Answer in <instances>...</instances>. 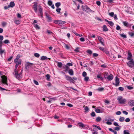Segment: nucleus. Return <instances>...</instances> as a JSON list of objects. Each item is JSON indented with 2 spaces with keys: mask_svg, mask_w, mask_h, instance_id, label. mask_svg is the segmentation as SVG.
<instances>
[{
  "mask_svg": "<svg viewBox=\"0 0 134 134\" xmlns=\"http://www.w3.org/2000/svg\"><path fill=\"white\" fill-rule=\"evenodd\" d=\"M63 67L64 68V69H65V71H67L69 69V67L67 65H65L64 66H63Z\"/></svg>",
  "mask_w": 134,
  "mask_h": 134,
  "instance_id": "c756f323",
  "label": "nucleus"
},
{
  "mask_svg": "<svg viewBox=\"0 0 134 134\" xmlns=\"http://www.w3.org/2000/svg\"><path fill=\"white\" fill-rule=\"evenodd\" d=\"M127 59L128 60H131L132 57V55L130 52H127Z\"/></svg>",
  "mask_w": 134,
  "mask_h": 134,
  "instance_id": "1a4fd4ad",
  "label": "nucleus"
},
{
  "mask_svg": "<svg viewBox=\"0 0 134 134\" xmlns=\"http://www.w3.org/2000/svg\"><path fill=\"white\" fill-rule=\"evenodd\" d=\"M116 114L117 115H120L121 114V112L120 111H118L116 112Z\"/></svg>",
  "mask_w": 134,
  "mask_h": 134,
  "instance_id": "0e129e2a",
  "label": "nucleus"
},
{
  "mask_svg": "<svg viewBox=\"0 0 134 134\" xmlns=\"http://www.w3.org/2000/svg\"><path fill=\"white\" fill-rule=\"evenodd\" d=\"M34 27L35 28L36 30H38L40 29V27L37 24H34Z\"/></svg>",
  "mask_w": 134,
  "mask_h": 134,
  "instance_id": "412c9836",
  "label": "nucleus"
},
{
  "mask_svg": "<svg viewBox=\"0 0 134 134\" xmlns=\"http://www.w3.org/2000/svg\"><path fill=\"white\" fill-rule=\"evenodd\" d=\"M105 21L107 22L111 26H112L113 25L114 23L112 21H110L107 19H105Z\"/></svg>",
  "mask_w": 134,
  "mask_h": 134,
  "instance_id": "6ab92c4d",
  "label": "nucleus"
},
{
  "mask_svg": "<svg viewBox=\"0 0 134 134\" xmlns=\"http://www.w3.org/2000/svg\"><path fill=\"white\" fill-rule=\"evenodd\" d=\"M34 55L37 58H38L40 56V55L38 53H35L34 54Z\"/></svg>",
  "mask_w": 134,
  "mask_h": 134,
  "instance_id": "c9c22d12",
  "label": "nucleus"
},
{
  "mask_svg": "<svg viewBox=\"0 0 134 134\" xmlns=\"http://www.w3.org/2000/svg\"><path fill=\"white\" fill-rule=\"evenodd\" d=\"M34 5L33 7L35 12L37 13L38 15H41V16H42V10L41 6H39L38 7V10H37V3L36 2L34 3Z\"/></svg>",
  "mask_w": 134,
  "mask_h": 134,
  "instance_id": "f257e3e1",
  "label": "nucleus"
},
{
  "mask_svg": "<svg viewBox=\"0 0 134 134\" xmlns=\"http://www.w3.org/2000/svg\"><path fill=\"white\" fill-rule=\"evenodd\" d=\"M96 4L98 5H100V2L99 1H97L96 2Z\"/></svg>",
  "mask_w": 134,
  "mask_h": 134,
  "instance_id": "774afa93",
  "label": "nucleus"
},
{
  "mask_svg": "<svg viewBox=\"0 0 134 134\" xmlns=\"http://www.w3.org/2000/svg\"><path fill=\"white\" fill-rule=\"evenodd\" d=\"M87 52L90 54H91L92 53V52L90 50H88L87 51Z\"/></svg>",
  "mask_w": 134,
  "mask_h": 134,
  "instance_id": "bf43d9fd",
  "label": "nucleus"
},
{
  "mask_svg": "<svg viewBox=\"0 0 134 134\" xmlns=\"http://www.w3.org/2000/svg\"><path fill=\"white\" fill-rule=\"evenodd\" d=\"M127 88L129 90L132 89L133 88V87L129 86H127Z\"/></svg>",
  "mask_w": 134,
  "mask_h": 134,
  "instance_id": "4d7b16f0",
  "label": "nucleus"
},
{
  "mask_svg": "<svg viewBox=\"0 0 134 134\" xmlns=\"http://www.w3.org/2000/svg\"><path fill=\"white\" fill-rule=\"evenodd\" d=\"M98 38L100 42L102 45L103 46H104V41L103 38L99 36L98 37Z\"/></svg>",
  "mask_w": 134,
  "mask_h": 134,
  "instance_id": "9b49d317",
  "label": "nucleus"
},
{
  "mask_svg": "<svg viewBox=\"0 0 134 134\" xmlns=\"http://www.w3.org/2000/svg\"><path fill=\"white\" fill-rule=\"evenodd\" d=\"M49 98L51 99V101H52L53 100H55L57 99V98L56 97H55L54 98Z\"/></svg>",
  "mask_w": 134,
  "mask_h": 134,
  "instance_id": "5fc2aeb1",
  "label": "nucleus"
},
{
  "mask_svg": "<svg viewBox=\"0 0 134 134\" xmlns=\"http://www.w3.org/2000/svg\"><path fill=\"white\" fill-rule=\"evenodd\" d=\"M21 59H19V60L18 61V62H17L16 63H15L16 64H18V65H19L21 64Z\"/></svg>",
  "mask_w": 134,
  "mask_h": 134,
  "instance_id": "e433bc0d",
  "label": "nucleus"
},
{
  "mask_svg": "<svg viewBox=\"0 0 134 134\" xmlns=\"http://www.w3.org/2000/svg\"><path fill=\"white\" fill-rule=\"evenodd\" d=\"M130 60L127 63V64L129 67L132 68L134 66V61L133 59Z\"/></svg>",
  "mask_w": 134,
  "mask_h": 134,
  "instance_id": "423d86ee",
  "label": "nucleus"
},
{
  "mask_svg": "<svg viewBox=\"0 0 134 134\" xmlns=\"http://www.w3.org/2000/svg\"><path fill=\"white\" fill-rule=\"evenodd\" d=\"M77 125L80 128H84L85 126L84 124H83L82 123L80 122H79L78 123Z\"/></svg>",
  "mask_w": 134,
  "mask_h": 134,
  "instance_id": "ddd939ff",
  "label": "nucleus"
},
{
  "mask_svg": "<svg viewBox=\"0 0 134 134\" xmlns=\"http://www.w3.org/2000/svg\"><path fill=\"white\" fill-rule=\"evenodd\" d=\"M15 4L14 2H11L10 3L9 5V7H13L15 5Z\"/></svg>",
  "mask_w": 134,
  "mask_h": 134,
  "instance_id": "aec40b11",
  "label": "nucleus"
},
{
  "mask_svg": "<svg viewBox=\"0 0 134 134\" xmlns=\"http://www.w3.org/2000/svg\"><path fill=\"white\" fill-rule=\"evenodd\" d=\"M125 121L126 122H128L130 121V119L129 118H127L126 119Z\"/></svg>",
  "mask_w": 134,
  "mask_h": 134,
  "instance_id": "680f3d73",
  "label": "nucleus"
},
{
  "mask_svg": "<svg viewBox=\"0 0 134 134\" xmlns=\"http://www.w3.org/2000/svg\"><path fill=\"white\" fill-rule=\"evenodd\" d=\"M3 43L5 44L9 43L10 42L8 40H6L3 42Z\"/></svg>",
  "mask_w": 134,
  "mask_h": 134,
  "instance_id": "72a5a7b5",
  "label": "nucleus"
},
{
  "mask_svg": "<svg viewBox=\"0 0 134 134\" xmlns=\"http://www.w3.org/2000/svg\"><path fill=\"white\" fill-rule=\"evenodd\" d=\"M115 81V83L113 84L114 85L116 86H119L120 82L119 78L117 77H116Z\"/></svg>",
  "mask_w": 134,
  "mask_h": 134,
  "instance_id": "f8f14e48",
  "label": "nucleus"
},
{
  "mask_svg": "<svg viewBox=\"0 0 134 134\" xmlns=\"http://www.w3.org/2000/svg\"><path fill=\"white\" fill-rule=\"evenodd\" d=\"M46 79L47 80H49L50 78V76L49 74H47L46 76Z\"/></svg>",
  "mask_w": 134,
  "mask_h": 134,
  "instance_id": "49530a36",
  "label": "nucleus"
},
{
  "mask_svg": "<svg viewBox=\"0 0 134 134\" xmlns=\"http://www.w3.org/2000/svg\"><path fill=\"white\" fill-rule=\"evenodd\" d=\"M119 89L120 91H123L124 90V88L123 87H119Z\"/></svg>",
  "mask_w": 134,
  "mask_h": 134,
  "instance_id": "338daca9",
  "label": "nucleus"
},
{
  "mask_svg": "<svg viewBox=\"0 0 134 134\" xmlns=\"http://www.w3.org/2000/svg\"><path fill=\"white\" fill-rule=\"evenodd\" d=\"M114 18L115 20H117L118 19L117 15L116 14H115L114 15L113 17Z\"/></svg>",
  "mask_w": 134,
  "mask_h": 134,
  "instance_id": "69168bd1",
  "label": "nucleus"
},
{
  "mask_svg": "<svg viewBox=\"0 0 134 134\" xmlns=\"http://www.w3.org/2000/svg\"><path fill=\"white\" fill-rule=\"evenodd\" d=\"M54 23L56 24L60 25L64 24L66 23V22L61 20H55L54 21Z\"/></svg>",
  "mask_w": 134,
  "mask_h": 134,
  "instance_id": "20e7f679",
  "label": "nucleus"
},
{
  "mask_svg": "<svg viewBox=\"0 0 134 134\" xmlns=\"http://www.w3.org/2000/svg\"><path fill=\"white\" fill-rule=\"evenodd\" d=\"M104 77L107 79L108 78V74L107 72H105L104 73Z\"/></svg>",
  "mask_w": 134,
  "mask_h": 134,
  "instance_id": "7c9ffc66",
  "label": "nucleus"
},
{
  "mask_svg": "<svg viewBox=\"0 0 134 134\" xmlns=\"http://www.w3.org/2000/svg\"><path fill=\"white\" fill-rule=\"evenodd\" d=\"M68 73L70 75H74V71L72 69H70L68 71Z\"/></svg>",
  "mask_w": 134,
  "mask_h": 134,
  "instance_id": "f3484780",
  "label": "nucleus"
},
{
  "mask_svg": "<svg viewBox=\"0 0 134 134\" xmlns=\"http://www.w3.org/2000/svg\"><path fill=\"white\" fill-rule=\"evenodd\" d=\"M46 17L47 18L48 21H51L52 20V18L50 16L47 14H46Z\"/></svg>",
  "mask_w": 134,
  "mask_h": 134,
  "instance_id": "a211bd4d",
  "label": "nucleus"
},
{
  "mask_svg": "<svg viewBox=\"0 0 134 134\" xmlns=\"http://www.w3.org/2000/svg\"><path fill=\"white\" fill-rule=\"evenodd\" d=\"M61 5L60 3V2H57L55 4V6L57 7H58Z\"/></svg>",
  "mask_w": 134,
  "mask_h": 134,
  "instance_id": "79ce46f5",
  "label": "nucleus"
},
{
  "mask_svg": "<svg viewBox=\"0 0 134 134\" xmlns=\"http://www.w3.org/2000/svg\"><path fill=\"white\" fill-rule=\"evenodd\" d=\"M84 80L85 81H87L89 79V78L88 77H85Z\"/></svg>",
  "mask_w": 134,
  "mask_h": 134,
  "instance_id": "6e6d98bb",
  "label": "nucleus"
},
{
  "mask_svg": "<svg viewBox=\"0 0 134 134\" xmlns=\"http://www.w3.org/2000/svg\"><path fill=\"white\" fill-rule=\"evenodd\" d=\"M48 59L47 57L46 56H42L41 58V59L42 60H44Z\"/></svg>",
  "mask_w": 134,
  "mask_h": 134,
  "instance_id": "5701e85b",
  "label": "nucleus"
},
{
  "mask_svg": "<svg viewBox=\"0 0 134 134\" xmlns=\"http://www.w3.org/2000/svg\"><path fill=\"white\" fill-rule=\"evenodd\" d=\"M95 111L96 112L98 113H101L100 111V110L98 108H95Z\"/></svg>",
  "mask_w": 134,
  "mask_h": 134,
  "instance_id": "cd10ccee",
  "label": "nucleus"
},
{
  "mask_svg": "<svg viewBox=\"0 0 134 134\" xmlns=\"http://www.w3.org/2000/svg\"><path fill=\"white\" fill-rule=\"evenodd\" d=\"M103 30L104 31H107L108 30V29L106 25H104L103 26Z\"/></svg>",
  "mask_w": 134,
  "mask_h": 134,
  "instance_id": "4be33fe9",
  "label": "nucleus"
},
{
  "mask_svg": "<svg viewBox=\"0 0 134 134\" xmlns=\"http://www.w3.org/2000/svg\"><path fill=\"white\" fill-rule=\"evenodd\" d=\"M58 66L59 68H61L62 66V64L60 62H58L57 63Z\"/></svg>",
  "mask_w": 134,
  "mask_h": 134,
  "instance_id": "c85d7f7f",
  "label": "nucleus"
},
{
  "mask_svg": "<svg viewBox=\"0 0 134 134\" xmlns=\"http://www.w3.org/2000/svg\"><path fill=\"white\" fill-rule=\"evenodd\" d=\"M14 74L16 78L19 79L20 77V74L18 73V70L16 69L15 70L14 73Z\"/></svg>",
  "mask_w": 134,
  "mask_h": 134,
  "instance_id": "6e6552de",
  "label": "nucleus"
},
{
  "mask_svg": "<svg viewBox=\"0 0 134 134\" xmlns=\"http://www.w3.org/2000/svg\"><path fill=\"white\" fill-rule=\"evenodd\" d=\"M97 130L95 128H93V131H94V132H92V134H98V132H96L95 131H96Z\"/></svg>",
  "mask_w": 134,
  "mask_h": 134,
  "instance_id": "09e8293b",
  "label": "nucleus"
},
{
  "mask_svg": "<svg viewBox=\"0 0 134 134\" xmlns=\"http://www.w3.org/2000/svg\"><path fill=\"white\" fill-rule=\"evenodd\" d=\"M124 119H125V118L124 117H123L121 116V117H120L119 119V120L120 122H122L123 121H124Z\"/></svg>",
  "mask_w": 134,
  "mask_h": 134,
  "instance_id": "bb28decb",
  "label": "nucleus"
},
{
  "mask_svg": "<svg viewBox=\"0 0 134 134\" xmlns=\"http://www.w3.org/2000/svg\"><path fill=\"white\" fill-rule=\"evenodd\" d=\"M14 22L16 24L19 25L20 23L21 20L19 19H15Z\"/></svg>",
  "mask_w": 134,
  "mask_h": 134,
  "instance_id": "dca6fc26",
  "label": "nucleus"
},
{
  "mask_svg": "<svg viewBox=\"0 0 134 134\" xmlns=\"http://www.w3.org/2000/svg\"><path fill=\"white\" fill-rule=\"evenodd\" d=\"M1 81L0 82V85L3 86H4L7 88L9 86L7 82V78L5 75H2L1 77Z\"/></svg>",
  "mask_w": 134,
  "mask_h": 134,
  "instance_id": "f03ea898",
  "label": "nucleus"
},
{
  "mask_svg": "<svg viewBox=\"0 0 134 134\" xmlns=\"http://www.w3.org/2000/svg\"><path fill=\"white\" fill-rule=\"evenodd\" d=\"M122 23H123V24L125 26L128 27V23L126 21H123Z\"/></svg>",
  "mask_w": 134,
  "mask_h": 134,
  "instance_id": "a878e982",
  "label": "nucleus"
},
{
  "mask_svg": "<svg viewBox=\"0 0 134 134\" xmlns=\"http://www.w3.org/2000/svg\"><path fill=\"white\" fill-rule=\"evenodd\" d=\"M109 120H108L106 122V123L108 125H111L112 124L111 122L109 121Z\"/></svg>",
  "mask_w": 134,
  "mask_h": 134,
  "instance_id": "864d4df0",
  "label": "nucleus"
},
{
  "mask_svg": "<svg viewBox=\"0 0 134 134\" xmlns=\"http://www.w3.org/2000/svg\"><path fill=\"white\" fill-rule=\"evenodd\" d=\"M93 127H96L97 128V129H98V130H101V128L99 126H98L97 125H93Z\"/></svg>",
  "mask_w": 134,
  "mask_h": 134,
  "instance_id": "4c0bfd02",
  "label": "nucleus"
},
{
  "mask_svg": "<svg viewBox=\"0 0 134 134\" xmlns=\"http://www.w3.org/2000/svg\"><path fill=\"white\" fill-rule=\"evenodd\" d=\"M65 78L67 80L71 82L74 83V81L71 77L66 75H65Z\"/></svg>",
  "mask_w": 134,
  "mask_h": 134,
  "instance_id": "0eeeda50",
  "label": "nucleus"
},
{
  "mask_svg": "<svg viewBox=\"0 0 134 134\" xmlns=\"http://www.w3.org/2000/svg\"><path fill=\"white\" fill-rule=\"evenodd\" d=\"M103 52H104L107 55H109V52L107 49H104Z\"/></svg>",
  "mask_w": 134,
  "mask_h": 134,
  "instance_id": "b1692460",
  "label": "nucleus"
},
{
  "mask_svg": "<svg viewBox=\"0 0 134 134\" xmlns=\"http://www.w3.org/2000/svg\"><path fill=\"white\" fill-rule=\"evenodd\" d=\"M82 75L84 77H86L87 75V73L86 72L83 71L82 74Z\"/></svg>",
  "mask_w": 134,
  "mask_h": 134,
  "instance_id": "603ef678",
  "label": "nucleus"
},
{
  "mask_svg": "<svg viewBox=\"0 0 134 134\" xmlns=\"http://www.w3.org/2000/svg\"><path fill=\"white\" fill-rule=\"evenodd\" d=\"M85 110V112H87L89 110V108L88 107L86 106L85 107V108H84Z\"/></svg>",
  "mask_w": 134,
  "mask_h": 134,
  "instance_id": "f704fd0d",
  "label": "nucleus"
},
{
  "mask_svg": "<svg viewBox=\"0 0 134 134\" xmlns=\"http://www.w3.org/2000/svg\"><path fill=\"white\" fill-rule=\"evenodd\" d=\"M101 120V118L100 117H97L96 119V121L97 122H99Z\"/></svg>",
  "mask_w": 134,
  "mask_h": 134,
  "instance_id": "473e14b6",
  "label": "nucleus"
},
{
  "mask_svg": "<svg viewBox=\"0 0 134 134\" xmlns=\"http://www.w3.org/2000/svg\"><path fill=\"white\" fill-rule=\"evenodd\" d=\"M61 9V8H60L57 7L56 9V11L58 13H60Z\"/></svg>",
  "mask_w": 134,
  "mask_h": 134,
  "instance_id": "ea45409f",
  "label": "nucleus"
},
{
  "mask_svg": "<svg viewBox=\"0 0 134 134\" xmlns=\"http://www.w3.org/2000/svg\"><path fill=\"white\" fill-rule=\"evenodd\" d=\"M7 24V23L5 22H3L2 23V25L3 27L5 26Z\"/></svg>",
  "mask_w": 134,
  "mask_h": 134,
  "instance_id": "8fccbe9b",
  "label": "nucleus"
},
{
  "mask_svg": "<svg viewBox=\"0 0 134 134\" xmlns=\"http://www.w3.org/2000/svg\"><path fill=\"white\" fill-rule=\"evenodd\" d=\"M91 115L92 116L94 117L95 116L96 114L95 113L93 112H92V113H91Z\"/></svg>",
  "mask_w": 134,
  "mask_h": 134,
  "instance_id": "052dcab7",
  "label": "nucleus"
},
{
  "mask_svg": "<svg viewBox=\"0 0 134 134\" xmlns=\"http://www.w3.org/2000/svg\"><path fill=\"white\" fill-rule=\"evenodd\" d=\"M104 89V88L103 87H99L97 90L99 91H103Z\"/></svg>",
  "mask_w": 134,
  "mask_h": 134,
  "instance_id": "a19ab883",
  "label": "nucleus"
},
{
  "mask_svg": "<svg viewBox=\"0 0 134 134\" xmlns=\"http://www.w3.org/2000/svg\"><path fill=\"white\" fill-rule=\"evenodd\" d=\"M114 13L113 12H111L109 13V15L112 17H114Z\"/></svg>",
  "mask_w": 134,
  "mask_h": 134,
  "instance_id": "a18cd8bd",
  "label": "nucleus"
},
{
  "mask_svg": "<svg viewBox=\"0 0 134 134\" xmlns=\"http://www.w3.org/2000/svg\"><path fill=\"white\" fill-rule=\"evenodd\" d=\"M33 65V64L29 63L28 62H27L25 64V67L26 68H29L30 67H31V66Z\"/></svg>",
  "mask_w": 134,
  "mask_h": 134,
  "instance_id": "9d476101",
  "label": "nucleus"
},
{
  "mask_svg": "<svg viewBox=\"0 0 134 134\" xmlns=\"http://www.w3.org/2000/svg\"><path fill=\"white\" fill-rule=\"evenodd\" d=\"M74 33L76 35L79 36V37H81L82 36V35L79 34L77 33L75 31H74Z\"/></svg>",
  "mask_w": 134,
  "mask_h": 134,
  "instance_id": "de8ad7c7",
  "label": "nucleus"
},
{
  "mask_svg": "<svg viewBox=\"0 0 134 134\" xmlns=\"http://www.w3.org/2000/svg\"><path fill=\"white\" fill-rule=\"evenodd\" d=\"M113 75L112 74H110L109 75H108V76L107 79L109 81H111L113 79Z\"/></svg>",
  "mask_w": 134,
  "mask_h": 134,
  "instance_id": "4468645a",
  "label": "nucleus"
},
{
  "mask_svg": "<svg viewBox=\"0 0 134 134\" xmlns=\"http://www.w3.org/2000/svg\"><path fill=\"white\" fill-rule=\"evenodd\" d=\"M113 124L114 125L116 126H119V125H118V123L116 122H114V123Z\"/></svg>",
  "mask_w": 134,
  "mask_h": 134,
  "instance_id": "e2e57ef3",
  "label": "nucleus"
},
{
  "mask_svg": "<svg viewBox=\"0 0 134 134\" xmlns=\"http://www.w3.org/2000/svg\"><path fill=\"white\" fill-rule=\"evenodd\" d=\"M64 46L67 49H69L70 47L66 44L64 43Z\"/></svg>",
  "mask_w": 134,
  "mask_h": 134,
  "instance_id": "c03bdc74",
  "label": "nucleus"
},
{
  "mask_svg": "<svg viewBox=\"0 0 134 134\" xmlns=\"http://www.w3.org/2000/svg\"><path fill=\"white\" fill-rule=\"evenodd\" d=\"M80 40L81 42H84L85 41V40L83 37H81L80 38Z\"/></svg>",
  "mask_w": 134,
  "mask_h": 134,
  "instance_id": "13d9d810",
  "label": "nucleus"
},
{
  "mask_svg": "<svg viewBox=\"0 0 134 134\" xmlns=\"http://www.w3.org/2000/svg\"><path fill=\"white\" fill-rule=\"evenodd\" d=\"M82 8L83 10L87 12H91L92 10L87 6H82Z\"/></svg>",
  "mask_w": 134,
  "mask_h": 134,
  "instance_id": "39448f33",
  "label": "nucleus"
},
{
  "mask_svg": "<svg viewBox=\"0 0 134 134\" xmlns=\"http://www.w3.org/2000/svg\"><path fill=\"white\" fill-rule=\"evenodd\" d=\"M129 104L131 106H134V100H130L129 102Z\"/></svg>",
  "mask_w": 134,
  "mask_h": 134,
  "instance_id": "2eb2a0df",
  "label": "nucleus"
},
{
  "mask_svg": "<svg viewBox=\"0 0 134 134\" xmlns=\"http://www.w3.org/2000/svg\"><path fill=\"white\" fill-rule=\"evenodd\" d=\"M119 103L120 104H123L125 103L126 101V100L122 96H119L117 98Z\"/></svg>",
  "mask_w": 134,
  "mask_h": 134,
  "instance_id": "7ed1b4c3",
  "label": "nucleus"
},
{
  "mask_svg": "<svg viewBox=\"0 0 134 134\" xmlns=\"http://www.w3.org/2000/svg\"><path fill=\"white\" fill-rule=\"evenodd\" d=\"M124 134H130L129 131L128 130H124L123 132Z\"/></svg>",
  "mask_w": 134,
  "mask_h": 134,
  "instance_id": "2f4dec72",
  "label": "nucleus"
},
{
  "mask_svg": "<svg viewBox=\"0 0 134 134\" xmlns=\"http://www.w3.org/2000/svg\"><path fill=\"white\" fill-rule=\"evenodd\" d=\"M129 34L131 37H134V33L133 32H130L129 33Z\"/></svg>",
  "mask_w": 134,
  "mask_h": 134,
  "instance_id": "393cba45",
  "label": "nucleus"
},
{
  "mask_svg": "<svg viewBox=\"0 0 134 134\" xmlns=\"http://www.w3.org/2000/svg\"><path fill=\"white\" fill-rule=\"evenodd\" d=\"M4 51L3 50L2 48V47H0V54H3L4 52Z\"/></svg>",
  "mask_w": 134,
  "mask_h": 134,
  "instance_id": "37998d69",
  "label": "nucleus"
},
{
  "mask_svg": "<svg viewBox=\"0 0 134 134\" xmlns=\"http://www.w3.org/2000/svg\"><path fill=\"white\" fill-rule=\"evenodd\" d=\"M120 35L124 38H126L127 37L126 35L124 34H120Z\"/></svg>",
  "mask_w": 134,
  "mask_h": 134,
  "instance_id": "58836bf2",
  "label": "nucleus"
},
{
  "mask_svg": "<svg viewBox=\"0 0 134 134\" xmlns=\"http://www.w3.org/2000/svg\"><path fill=\"white\" fill-rule=\"evenodd\" d=\"M48 5L49 6L52 5V2L51 1H48Z\"/></svg>",
  "mask_w": 134,
  "mask_h": 134,
  "instance_id": "3c124183",
  "label": "nucleus"
}]
</instances>
